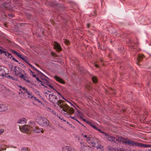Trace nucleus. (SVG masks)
Returning <instances> with one entry per match:
<instances>
[{
    "label": "nucleus",
    "mask_w": 151,
    "mask_h": 151,
    "mask_svg": "<svg viewBox=\"0 0 151 151\" xmlns=\"http://www.w3.org/2000/svg\"><path fill=\"white\" fill-rule=\"evenodd\" d=\"M13 60H14V61L16 62H18V61L17 60H16L15 58H13Z\"/></svg>",
    "instance_id": "37998d69"
},
{
    "label": "nucleus",
    "mask_w": 151,
    "mask_h": 151,
    "mask_svg": "<svg viewBox=\"0 0 151 151\" xmlns=\"http://www.w3.org/2000/svg\"><path fill=\"white\" fill-rule=\"evenodd\" d=\"M82 135L84 139L85 140L90 146L97 148L100 147L101 146L99 144V139H98L93 137L89 134H82Z\"/></svg>",
    "instance_id": "f03ea898"
},
{
    "label": "nucleus",
    "mask_w": 151,
    "mask_h": 151,
    "mask_svg": "<svg viewBox=\"0 0 151 151\" xmlns=\"http://www.w3.org/2000/svg\"><path fill=\"white\" fill-rule=\"evenodd\" d=\"M36 79L37 81H39L40 82H42L40 80L39 78L37 77H36Z\"/></svg>",
    "instance_id": "79ce46f5"
},
{
    "label": "nucleus",
    "mask_w": 151,
    "mask_h": 151,
    "mask_svg": "<svg viewBox=\"0 0 151 151\" xmlns=\"http://www.w3.org/2000/svg\"><path fill=\"white\" fill-rule=\"evenodd\" d=\"M60 118L61 120H63V121H65V120L63 118H61L60 117Z\"/></svg>",
    "instance_id": "3c124183"
},
{
    "label": "nucleus",
    "mask_w": 151,
    "mask_h": 151,
    "mask_svg": "<svg viewBox=\"0 0 151 151\" xmlns=\"http://www.w3.org/2000/svg\"><path fill=\"white\" fill-rule=\"evenodd\" d=\"M28 97L29 98L32 99L33 97V96L32 95V93L31 92H30L29 93H28Z\"/></svg>",
    "instance_id": "cd10ccee"
},
{
    "label": "nucleus",
    "mask_w": 151,
    "mask_h": 151,
    "mask_svg": "<svg viewBox=\"0 0 151 151\" xmlns=\"http://www.w3.org/2000/svg\"><path fill=\"white\" fill-rule=\"evenodd\" d=\"M19 77L25 81L29 83H30V81L28 79L27 75L26 73L24 74H21L19 76Z\"/></svg>",
    "instance_id": "2eb2a0df"
},
{
    "label": "nucleus",
    "mask_w": 151,
    "mask_h": 151,
    "mask_svg": "<svg viewBox=\"0 0 151 151\" xmlns=\"http://www.w3.org/2000/svg\"><path fill=\"white\" fill-rule=\"evenodd\" d=\"M90 24H87V26L88 27H89V26H90Z\"/></svg>",
    "instance_id": "864d4df0"
},
{
    "label": "nucleus",
    "mask_w": 151,
    "mask_h": 151,
    "mask_svg": "<svg viewBox=\"0 0 151 151\" xmlns=\"http://www.w3.org/2000/svg\"><path fill=\"white\" fill-rule=\"evenodd\" d=\"M32 76L33 77H36V74H34V73H32Z\"/></svg>",
    "instance_id": "ea45409f"
},
{
    "label": "nucleus",
    "mask_w": 151,
    "mask_h": 151,
    "mask_svg": "<svg viewBox=\"0 0 151 151\" xmlns=\"http://www.w3.org/2000/svg\"><path fill=\"white\" fill-rule=\"evenodd\" d=\"M95 66L96 67H98V65L97 64H95Z\"/></svg>",
    "instance_id": "603ef678"
},
{
    "label": "nucleus",
    "mask_w": 151,
    "mask_h": 151,
    "mask_svg": "<svg viewBox=\"0 0 151 151\" xmlns=\"http://www.w3.org/2000/svg\"><path fill=\"white\" fill-rule=\"evenodd\" d=\"M20 130L23 133H27L29 130H31V127L27 125H25L19 128Z\"/></svg>",
    "instance_id": "0eeeda50"
},
{
    "label": "nucleus",
    "mask_w": 151,
    "mask_h": 151,
    "mask_svg": "<svg viewBox=\"0 0 151 151\" xmlns=\"http://www.w3.org/2000/svg\"><path fill=\"white\" fill-rule=\"evenodd\" d=\"M144 57V55L142 54H139L138 55L137 58V64L138 65H139V62L142 61V60Z\"/></svg>",
    "instance_id": "aec40b11"
},
{
    "label": "nucleus",
    "mask_w": 151,
    "mask_h": 151,
    "mask_svg": "<svg viewBox=\"0 0 151 151\" xmlns=\"http://www.w3.org/2000/svg\"><path fill=\"white\" fill-rule=\"evenodd\" d=\"M92 80L94 83H96L97 82V79L95 76H93L92 78Z\"/></svg>",
    "instance_id": "bb28decb"
},
{
    "label": "nucleus",
    "mask_w": 151,
    "mask_h": 151,
    "mask_svg": "<svg viewBox=\"0 0 151 151\" xmlns=\"http://www.w3.org/2000/svg\"><path fill=\"white\" fill-rule=\"evenodd\" d=\"M47 86L50 88L52 89V90H55V89L53 88V86L51 85L50 84H48L47 85Z\"/></svg>",
    "instance_id": "f704fd0d"
},
{
    "label": "nucleus",
    "mask_w": 151,
    "mask_h": 151,
    "mask_svg": "<svg viewBox=\"0 0 151 151\" xmlns=\"http://www.w3.org/2000/svg\"><path fill=\"white\" fill-rule=\"evenodd\" d=\"M107 148L108 150L109 151H112V149H114V148L111 147V145H109L107 147Z\"/></svg>",
    "instance_id": "c85d7f7f"
},
{
    "label": "nucleus",
    "mask_w": 151,
    "mask_h": 151,
    "mask_svg": "<svg viewBox=\"0 0 151 151\" xmlns=\"http://www.w3.org/2000/svg\"><path fill=\"white\" fill-rule=\"evenodd\" d=\"M81 119H82L84 121H86V120L85 119H84L83 118Z\"/></svg>",
    "instance_id": "6e6d98bb"
},
{
    "label": "nucleus",
    "mask_w": 151,
    "mask_h": 151,
    "mask_svg": "<svg viewBox=\"0 0 151 151\" xmlns=\"http://www.w3.org/2000/svg\"><path fill=\"white\" fill-rule=\"evenodd\" d=\"M19 87V91L20 92H19V94L21 95V94H24L27 91V89L24 87H22L21 86H18Z\"/></svg>",
    "instance_id": "f3484780"
},
{
    "label": "nucleus",
    "mask_w": 151,
    "mask_h": 151,
    "mask_svg": "<svg viewBox=\"0 0 151 151\" xmlns=\"http://www.w3.org/2000/svg\"><path fill=\"white\" fill-rule=\"evenodd\" d=\"M63 42L67 45H69L70 43L69 41L66 39L64 40Z\"/></svg>",
    "instance_id": "c756f323"
},
{
    "label": "nucleus",
    "mask_w": 151,
    "mask_h": 151,
    "mask_svg": "<svg viewBox=\"0 0 151 151\" xmlns=\"http://www.w3.org/2000/svg\"><path fill=\"white\" fill-rule=\"evenodd\" d=\"M138 151H142V150H139Z\"/></svg>",
    "instance_id": "13d9d810"
},
{
    "label": "nucleus",
    "mask_w": 151,
    "mask_h": 151,
    "mask_svg": "<svg viewBox=\"0 0 151 151\" xmlns=\"http://www.w3.org/2000/svg\"><path fill=\"white\" fill-rule=\"evenodd\" d=\"M36 122L40 126L47 127L49 125V121L46 117L41 116H37L36 119Z\"/></svg>",
    "instance_id": "20e7f679"
},
{
    "label": "nucleus",
    "mask_w": 151,
    "mask_h": 151,
    "mask_svg": "<svg viewBox=\"0 0 151 151\" xmlns=\"http://www.w3.org/2000/svg\"><path fill=\"white\" fill-rule=\"evenodd\" d=\"M99 145H100V146H101L100 147H99L98 148H96V149H98L99 148V149L100 148L101 149L100 151H104V150L103 149H102V147L103 148V146H102L101 145H100V144H99Z\"/></svg>",
    "instance_id": "72a5a7b5"
},
{
    "label": "nucleus",
    "mask_w": 151,
    "mask_h": 151,
    "mask_svg": "<svg viewBox=\"0 0 151 151\" xmlns=\"http://www.w3.org/2000/svg\"><path fill=\"white\" fill-rule=\"evenodd\" d=\"M71 108L73 109V113H72V114H70V113H68V114H67L66 115L65 114H63V115H64L65 116H67V117H71V118H72V119H74L75 120H76V117H75V116H70V115L71 114H73L74 113V110L73 109V108Z\"/></svg>",
    "instance_id": "5701e85b"
},
{
    "label": "nucleus",
    "mask_w": 151,
    "mask_h": 151,
    "mask_svg": "<svg viewBox=\"0 0 151 151\" xmlns=\"http://www.w3.org/2000/svg\"><path fill=\"white\" fill-rule=\"evenodd\" d=\"M51 112L53 114H55V112L54 111L52 110Z\"/></svg>",
    "instance_id": "c03bdc74"
},
{
    "label": "nucleus",
    "mask_w": 151,
    "mask_h": 151,
    "mask_svg": "<svg viewBox=\"0 0 151 151\" xmlns=\"http://www.w3.org/2000/svg\"><path fill=\"white\" fill-rule=\"evenodd\" d=\"M11 51L14 54L17 55L19 57L25 61L28 64L29 63L27 61V58L26 57L21 55L20 53L17 52L14 50H11Z\"/></svg>",
    "instance_id": "423d86ee"
},
{
    "label": "nucleus",
    "mask_w": 151,
    "mask_h": 151,
    "mask_svg": "<svg viewBox=\"0 0 151 151\" xmlns=\"http://www.w3.org/2000/svg\"><path fill=\"white\" fill-rule=\"evenodd\" d=\"M21 151H30V150L28 148H23L21 149Z\"/></svg>",
    "instance_id": "7c9ffc66"
},
{
    "label": "nucleus",
    "mask_w": 151,
    "mask_h": 151,
    "mask_svg": "<svg viewBox=\"0 0 151 151\" xmlns=\"http://www.w3.org/2000/svg\"><path fill=\"white\" fill-rule=\"evenodd\" d=\"M124 139V138L123 137H119L117 138L115 137V139H114L113 141H114L116 143L121 142L123 143V140Z\"/></svg>",
    "instance_id": "a211bd4d"
},
{
    "label": "nucleus",
    "mask_w": 151,
    "mask_h": 151,
    "mask_svg": "<svg viewBox=\"0 0 151 151\" xmlns=\"http://www.w3.org/2000/svg\"><path fill=\"white\" fill-rule=\"evenodd\" d=\"M5 75L6 77H9V78H10V79L12 80H14L15 79V78H14L13 77L11 76H10L8 75V74H6V75Z\"/></svg>",
    "instance_id": "2f4dec72"
},
{
    "label": "nucleus",
    "mask_w": 151,
    "mask_h": 151,
    "mask_svg": "<svg viewBox=\"0 0 151 151\" xmlns=\"http://www.w3.org/2000/svg\"><path fill=\"white\" fill-rule=\"evenodd\" d=\"M32 68L33 69H34L35 70H36L37 72H39V71L38 70H37L36 68H35L34 67H33Z\"/></svg>",
    "instance_id": "49530a36"
},
{
    "label": "nucleus",
    "mask_w": 151,
    "mask_h": 151,
    "mask_svg": "<svg viewBox=\"0 0 151 151\" xmlns=\"http://www.w3.org/2000/svg\"><path fill=\"white\" fill-rule=\"evenodd\" d=\"M14 71L15 72V75H18V74H21L22 71H24L22 69L17 66L15 67Z\"/></svg>",
    "instance_id": "ddd939ff"
},
{
    "label": "nucleus",
    "mask_w": 151,
    "mask_h": 151,
    "mask_svg": "<svg viewBox=\"0 0 151 151\" xmlns=\"http://www.w3.org/2000/svg\"><path fill=\"white\" fill-rule=\"evenodd\" d=\"M29 65L31 67H32L33 68V67L32 65H31L30 63H28V64H27Z\"/></svg>",
    "instance_id": "a18cd8bd"
},
{
    "label": "nucleus",
    "mask_w": 151,
    "mask_h": 151,
    "mask_svg": "<svg viewBox=\"0 0 151 151\" xmlns=\"http://www.w3.org/2000/svg\"><path fill=\"white\" fill-rule=\"evenodd\" d=\"M54 77L55 79L59 82L63 84L65 83V82L60 77L57 76H55Z\"/></svg>",
    "instance_id": "412c9836"
},
{
    "label": "nucleus",
    "mask_w": 151,
    "mask_h": 151,
    "mask_svg": "<svg viewBox=\"0 0 151 151\" xmlns=\"http://www.w3.org/2000/svg\"><path fill=\"white\" fill-rule=\"evenodd\" d=\"M81 151H92L91 148L87 145L86 143L81 142Z\"/></svg>",
    "instance_id": "39448f33"
},
{
    "label": "nucleus",
    "mask_w": 151,
    "mask_h": 151,
    "mask_svg": "<svg viewBox=\"0 0 151 151\" xmlns=\"http://www.w3.org/2000/svg\"><path fill=\"white\" fill-rule=\"evenodd\" d=\"M3 48L0 47V53L1 54H4L5 55L9 57L10 58L12 57V55L11 54L3 50Z\"/></svg>",
    "instance_id": "9d476101"
},
{
    "label": "nucleus",
    "mask_w": 151,
    "mask_h": 151,
    "mask_svg": "<svg viewBox=\"0 0 151 151\" xmlns=\"http://www.w3.org/2000/svg\"><path fill=\"white\" fill-rule=\"evenodd\" d=\"M45 96H47V95H49V94L48 93V92H47V91H45Z\"/></svg>",
    "instance_id": "58836bf2"
},
{
    "label": "nucleus",
    "mask_w": 151,
    "mask_h": 151,
    "mask_svg": "<svg viewBox=\"0 0 151 151\" xmlns=\"http://www.w3.org/2000/svg\"><path fill=\"white\" fill-rule=\"evenodd\" d=\"M31 130H32V131L35 133H38L40 132L42 133L44 132V131L42 130V129H41L37 127H31Z\"/></svg>",
    "instance_id": "1a4fd4ad"
},
{
    "label": "nucleus",
    "mask_w": 151,
    "mask_h": 151,
    "mask_svg": "<svg viewBox=\"0 0 151 151\" xmlns=\"http://www.w3.org/2000/svg\"><path fill=\"white\" fill-rule=\"evenodd\" d=\"M30 73H33V72H32L31 70H30Z\"/></svg>",
    "instance_id": "4d7b16f0"
},
{
    "label": "nucleus",
    "mask_w": 151,
    "mask_h": 151,
    "mask_svg": "<svg viewBox=\"0 0 151 151\" xmlns=\"http://www.w3.org/2000/svg\"><path fill=\"white\" fill-rule=\"evenodd\" d=\"M90 125L91 127H92L93 128L95 129H96L97 128L94 125L92 124H91Z\"/></svg>",
    "instance_id": "e433bc0d"
},
{
    "label": "nucleus",
    "mask_w": 151,
    "mask_h": 151,
    "mask_svg": "<svg viewBox=\"0 0 151 151\" xmlns=\"http://www.w3.org/2000/svg\"><path fill=\"white\" fill-rule=\"evenodd\" d=\"M48 111H51V109H50V108H48V110H47Z\"/></svg>",
    "instance_id": "5fc2aeb1"
},
{
    "label": "nucleus",
    "mask_w": 151,
    "mask_h": 151,
    "mask_svg": "<svg viewBox=\"0 0 151 151\" xmlns=\"http://www.w3.org/2000/svg\"><path fill=\"white\" fill-rule=\"evenodd\" d=\"M67 123L68 124H69V123H68V122H67Z\"/></svg>",
    "instance_id": "680f3d73"
},
{
    "label": "nucleus",
    "mask_w": 151,
    "mask_h": 151,
    "mask_svg": "<svg viewBox=\"0 0 151 151\" xmlns=\"http://www.w3.org/2000/svg\"><path fill=\"white\" fill-rule=\"evenodd\" d=\"M71 104L72 105V106H73V104Z\"/></svg>",
    "instance_id": "052dcab7"
},
{
    "label": "nucleus",
    "mask_w": 151,
    "mask_h": 151,
    "mask_svg": "<svg viewBox=\"0 0 151 151\" xmlns=\"http://www.w3.org/2000/svg\"><path fill=\"white\" fill-rule=\"evenodd\" d=\"M5 129H0V135L4 132Z\"/></svg>",
    "instance_id": "473e14b6"
},
{
    "label": "nucleus",
    "mask_w": 151,
    "mask_h": 151,
    "mask_svg": "<svg viewBox=\"0 0 151 151\" xmlns=\"http://www.w3.org/2000/svg\"><path fill=\"white\" fill-rule=\"evenodd\" d=\"M112 151H124V150L122 148L119 149H112Z\"/></svg>",
    "instance_id": "a878e982"
},
{
    "label": "nucleus",
    "mask_w": 151,
    "mask_h": 151,
    "mask_svg": "<svg viewBox=\"0 0 151 151\" xmlns=\"http://www.w3.org/2000/svg\"><path fill=\"white\" fill-rule=\"evenodd\" d=\"M27 120L25 118H22L19 119L17 121V123L18 124L19 128L25 125L26 123Z\"/></svg>",
    "instance_id": "6e6552de"
},
{
    "label": "nucleus",
    "mask_w": 151,
    "mask_h": 151,
    "mask_svg": "<svg viewBox=\"0 0 151 151\" xmlns=\"http://www.w3.org/2000/svg\"><path fill=\"white\" fill-rule=\"evenodd\" d=\"M76 114L81 119L83 118L82 116V113L80 111L78 110H77L76 111Z\"/></svg>",
    "instance_id": "b1692460"
},
{
    "label": "nucleus",
    "mask_w": 151,
    "mask_h": 151,
    "mask_svg": "<svg viewBox=\"0 0 151 151\" xmlns=\"http://www.w3.org/2000/svg\"><path fill=\"white\" fill-rule=\"evenodd\" d=\"M63 151H76L72 147L69 146H65L62 148Z\"/></svg>",
    "instance_id": "4468645a"
},
{
    "label": "nucleus",
    "mask_w": 151,
    "mask_h": 151,
    "mask_svg": "<svg viewBox=\"0 0 151 151\" xmlns=\"http://www.w3.org/2000/svg\"><path fill=\"white\" fill-rule=\"evenodd\" d=\"M33 99H34L35 100V101H36V100L37 99V98L36 97H35L34 96H33Z\"/></svg>",
    "instance_id": "8fccbe9b"
},
{
    "label": "nucleus",
    "mask_w": 151,
    "mask_h": 151,
    "mask_svg": "<svg viewBox=\"0 0 151 151\" xmlns=\"http://www.w3.org/2000/svg\"><path fill=\"white\" fill-rule=\"evenodd\" d=\"M2 7L4 9L9 10L10 9V7L9 4H3L2 5Z\"/></svg>",
    "instance_id": "4be33fe9"
},
{
    "label": "nucleus",
    "mask_w": 151,
    "mask_h": 151,
    "mask_svg": "<svg viewBox=\"0 0 151 151\" xmlns=\"http://www.w3.org/2000/svg\"><path fill=\"white\" fill-rule=\"evenodd\" d=\"M76 121H77L79 123L81 124L82 125V126H83V124H81V123L79 122L77 119H76Z\"/></svg>",
    "instance_id": "a19ab883"
},
{
    "label": "nucleus",
    "mask_w": 151,
    "mask_h": 151,
    "mask_svg": "<svg viewBox=\"0 0 151 151\" xmlns=\"http://www.w3.org/2000/svg\"><path fill=\"white\" fill-rule=\"evenodd\" d=\"M46 88H45V91H47L48 92H51L52 91H53L54 90H52V88H50L48 89V88H47L46 86L45 87Z\"/></svg>",
    "instance_id": "393cba45"
},
{
    "label": "nucleus",
    "mask_w": 151,
    "mask_h": 151,
    "mask_svg": "<svg viewBox=\"0 0 151 151\" xmlns=\"http://www.w3.org/2000/svg\"><path fill=\"white\" fill-rule=\"evenodd\" d=\"M104 138L109 141H113L115 139V137H112L106 133H104Z\"/></svg>",
    "instance_id": "9b49d317"
},
{
    "label": "nucleus",
    "mask_w": 151,
    "mask_h": 151,
    "mask_svg": "<svg viewBox=\"0 0 151 151\" xmlns=\"http://www.w3.org/2000/svg\"><path fill=\"white\" fill-rule=\"evenodd\" d=\"M58 93L59 94H60H60L58 92Z\"/></svg>",
    "instance_id": "bf43d9fd"
},
{
    "label": "nucleus",
    "mask_w": 151,
    "mask_h": 151,
    "mask_svg": "<svg viewBox=\"0 0 151 151\" xmlns=\"http://www.w3.org/2000/svg\"><path fill=\"white\" fill-rule=\"evenodd\" d=\"M6 75L4 67L0 65V77Z\"/></svg>",
    "instance_id": "dca6fc26"
},
{
    "label": "nucleus",
    "mask_w": 151,
    "mask_h": 151,
    "mask_svg": "<svg viewBox=\"0 0 151 151\" xmlns=\"http://www.w3.org/2000/svg\"><path fill=\"white\" fill-rule=\"evenodd\" d=\"M49 100L51 102L54 104H57L62 109L61 111L62 114H63L66 115L68 114V113L72 114L73 113V109L71 107L64 103L63 100H58L57 97L54 95L53 93L49 94Z\"/></svg>",
    "instance_id": "f257e3e1"
},
{
    "label": "nucleus",
    "mask_w": 151,
    "mask_h": 151,
    "mask_svg": "<svg viewBox=\"0 0 151 151\" xmlns=\"http://www.w3.org/2000/svg\"><path fill=\"white\" fill-rule=\"evenodd\" d=\"M30 92V91H28L27 89V91H26V93L27 94H28Z\"/></svg>",
    "instance_id": "de8ad7c7"
},
{
    "label": "nucleus",
    "mask_w": 151,
    "mask_h": 151,
    "mask_svg": "<svg viewBox=\"0 0 151 151\" xmlns=\"http://www.w3.org/2000/svg\"><path fill=\"white\" fill-rule=\"evenodd\" d=\"M36 101L37 102H40V100L38 99H37L36 100Z\"/></svg>",
    "instance_id": "09e8293b"
},
{
    "label": "nucleus",
    "mask_w": 151,
    "mask_h": 151,
    "mask_svg": "<svg viewBox=\"0 0 151 151\" xmlns=\"http://www.w3.org/2000/svg\"><path fill=\"white\" fill-rule=\"evenodd\" d=\"M123 143L129 145H135L136 146L144 147H149L150 146L149 145L144 144L143 143L135 142L134 141L127 139L125 138H124V139H123Z\"/></svg>",
    "instance_id": "7ed1b4c3"
},
{
    "label": "nucleus",
    "mask_w": 151,
    "mask_h": 151,
    "mask_svg": "<svg viewBox=\"0 0 151 151\" xmlns=\"http://www.w3.org/2000/svg\"><path fill=\"white\" fill-rule=\"evenodd\" d=\"M150 146L149 147H150V148H148L147 150H148V151H151V145H149Z\"/></svg>",
    "instance_id": "4c0bfd02"
},
{
    "label": "nucleus",
    "mask_w": 151,
    "mask_h": 151,
    "mask_svg": "<svg viewBox=\"0 0 151 151\" xmlns=\"http://www.w3.org/2000/svg\"><path fill=\"white\" fill-rule=\"evenodd\" d=\"M96 130H97V131H98L99 132L101 133H102L103 136L104 135V133H104V132H103L100 129H99L98 128H97V129Z\"/></svg>",
    "instance_id": "c9c22d12"
},
{
    "label": "nucleus",
    "mask_w": 151,
    "mask_h": 151,
    "mask_svg": "<svg viewBox=\"0 0 151 151\" xmlns=\"http://www.w3.org/2000/svg\"><path fill=\"white\" fill-rule=\"evenodd\" d=\"M8 106L6 104H0V112L6 111L8 109Z\"/></svg>",
    "instance_id": "f8f14e48"
},
{
    "label": "nucleus",
    "mask_w": 151,
    "mask_h": 151,
    "mask_svg": "<svg viewBox=\"0 0 151 151\" xmlns=\"http://www.w3.org/2000/svg\"><path fill=\"white\" fill-rule=\"evenodd\" d=\"M54 45L55 48L57 51H60L61 50V48L59 44L56 42H54Z\"/></svg>",
    "instance_id": "6ab92c4d"
}]
</instances>
